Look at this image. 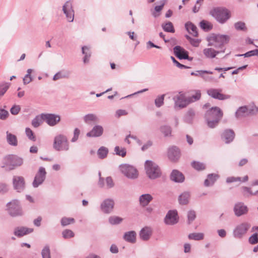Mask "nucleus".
<instances>
[{"mask_svg": "<svg viewBox=\"0 0 258 258\" xmlns=\"http://www.w3.org/2000/svg\"><path fill=\"white\" fill-rule=\"evenodd\" d=\"M46 174V172L45 168L43 167H40L33 182V187H37L41 184L45 179Z\"/></svg>", "mask_w": 258, "mask_h": 258, "instance_id": "14", "label": "nucleus"}, {"mask_svg": "<svg viewBox=\"0 0 258 258\" xmlns=\"http://www.w3.org/2000/svg\"><path fill=\"white\" fill-rule=\"evenodd\" d=\"M109 222L111 225L118 224L121 223L123 219L122 218L117 216H111L109 218Z\"/></svg>", "mask_w": 258, "mask_h": 258, "instance_id": "45", "label": "nucleus"}, {"mask_svg": "<svg viewBox=\"0 0 258 258\" xmlns=\"http://www.w3.org/2000/svg\"><path fill=\"white\" fill-rule=\"evenodd\" d=\"M221 91L222 90L220 89H210L207 91V93L212 98L220 100H226L230 98V95L223 94L221 93Z\"/></svg>", "mask_w": 258, "mask_h": 258, "instance_id": "17", "label": "nucleus"}, {"mask_svg": "<svg viewBox=\"0 0 258 258\" xmlns=\"http://www.w3.org/2000/svg\"><path fill=\"white\" fill-rule=\"evenodd\" d=\"M75 222V220L73 218L63 217L61 220V224L63 226H67L71 223Z\"/></svg>", "mask_w": 258, "mask_h": 258, "instance_id": "51", "label": "nucleus"}, {"mask_svg": "<svg viewBox=\"0 0 258 258\" xmlns=\"http://www.w3.org/2000/svg\"><path fill=\"white\" fill-rule=\"evenodd\" d=\"M42 116L43 120L50 126H54L59 122L60 117L59 115L50 114V113H42Z\"/></svg>", "mask_w": 258, "mask_h": 258, "instance_id": "16", "label": "nucleus"}, {"mask_svg": "<svg viewBox=\"0 0 258 258\" xmlns=\"http://www.w3.org/2000/svg\"><path fill=\"white\" fill-rule=\"evenodd\" d=\"M162 27L163 29L166 32L171 33H174L175 32L173 25L170 22H168L165 24H163L162 25Z\"/></svg>", "mask_w": 258, "mask_h": 258, "instance_id": "40", "label": "nucleus"}, {"mask_svg": "<svg viewBox=\"0 0 258 258\" xmlns=\"http://www.w3.org/2000/svg\"><path fill=\"white\" fill-rule=\"evenodd\" d=\"M178 216L176 210H169L166 214L164 222L168 225H173L178 222Z\"/></svg>", "mask_w": 258, "mask_h": 258, "instance_id": "12", "label": "nucleus"}, {"mask_svg": "<svg viewBox=\"0 0 258 258\" xmlns=\"http://www.w3.org/2000/svg\"><path fill=\"white\" fill-rule=\"evenodd\" d=\"M103 133V128L101 125H96L92 129L87 133L88 137H99L102 136Z\"/></svg>", "mask_w": 258, "mask_h": 258, "instance_id": "21", "label": "nucleus"}, {"mask_svg": "<svg viewBox=\"0 0 258 258\" xmlns=\"http://www.w3.org/2000/svg\"><path fill=\"white\" fill-rule=\"evenodd\" d=\"M200 24L201 28L205 31H209L212 28V25L209 22L205 20L202 21Z\"/></svg>", "mask_w": 258, "mask_h": 258, "instance_id": "46", "label": "nucleus"}, {"mask_svg": "<svg viewBox=\"0 0 258 258\" xmlns=\"http://www.w3.org/2000/svg\"><path fill=\"white\" fill-rule=\"evenodd\" d=\"M218 177V175L216 174H209L208 175V178L205 180L204 185L206 186H209L213 185Z\"/></svg>", "mask_w": 258, "mask_h": 258, "instance_id": "33", "label": "nucleus"}, {"mask_svg": "<svg viewBox=\"0 0 258 258\" xmlns=\"http://www.w3.org/2000/svg\"><path fill=\"white\" fill-rule=\"evenodd\" d=\"M161 132L164 135L165 137H168L171 136V128L168 125H162L160 128Z\"/></svg>", "mask_w": 258, "mask_h": 258, "instance_id": "41", "label": "nucleus"}, {"mask_svg": "<svg viewBox=\"0 0 258 258\" xmlns=\"http://www.w3.org/2000/svg\"><path fill=\"white\" fill-rule=\"evenodd\" d=\"M190 195L188 192H184L181 194L178 198L179 203L182 205H186L188 203Z\"/></svg>", "mask_w": 258, "mask_h": 258, "instance_id": "35", "label": "nucleus"}, {"mask_svg": "<svg viewBox=\"0 0 258 258\" xmlns=\"http://www.w3.org/2000/svg\"><path fill=\"white\" fill-rule=\"evenodd\" d=\"M7 141L8 144L11 146H16L18 144V141L16 136L8 131L7 132Z\"/></svg>", "mask_w": 258, "mask_h": 258, "instance_id": "34", "label": "nucleus"}, {"mask_svg": "<svg viewBox=\"0 0 258 258\" xmlns=\"http://www.w3.org/2000/svg\"><path fill=\"white\" fill-rule=\"evenodd\" d=\"M180 153L179 149L173 146L170 147L168 150V157L169 159L172 161H177L180 157Z\"/></svg>", "mask_w": 258, "mask_h": 258, "instance_id": "19", "label": "nucleus"}, {"mask_svg": "<svg viewBox=\"0 0 258 258\" xmlns=\"http://www.w3.org/2000/svg\"><path fill=\"white\" fill-rule=\"evenodd\" d=\"M23 163V159L17 155L10 154L5 156L1 162L2 168H8L12 170L16 167L21 166Z\"/></svg>", "mask_w": 258, "mask_h": 258, "instance_id": "2", "label": "nucleus"}, {"mask_svg": "<svg viewBox=\"0 0 258 258\" xmlns=\"http://www.w3.org/2000/svg\"><path fill=\"white\" fill-rule=\"evenodd\" d=\"M21 107L18 105H14L10 109V112L13 115H17L20 111Z\"/></svg>", "mask_w": 258, "mask_h": 258, "instance_id": "59", "label": "nucleus"}, {"mask_svg": "<svg viewBox=\"0 0 258 258\" xmlns=\"http://www.w3.org/2000/svg\"><path fill=\"white\" fill-rule=\"evenodd\" d=\"M62 236L65 239L72 238L74 236V233L69 229H66L62 232Z\"/></svg>", "mask_w": 258, "mask_h": 258, "instance_id": "49", "label": "nucleus"}, {"mask_svg": "<svg viewBox=\"0 0 258 258\" xmlns=\"http://www.w3.org/2000/svg\"><path fill=\"white\" fill-rule=\"evenodd\" d=\"M175 55L179 59L188 58V52L180 46H176L173 48Z\"/></svg>", "mask_w": 258, "mask_h": 258, "instance_id": "22", "label": "nucleus"}, {"mask_svg": "<svg viewBox=\"0 0 258 258\" xmlns=\"http://www.w3.org/2000/svg\"><path fill=\"white\" fill-rule=\"evenodd\" d=\"M152 196L149 194L142 195L139 198L140 204L142 207L147 206L153 200Z\"/></svg>", "mask_w": 258, "mask_h": 258, "instance_id": "28", "label": "nucleus"}, {"mask_svg": "<svg viewBox=\"0 0 258 258\" xmlns=\"http://www.w3.org/2000/svg\"><path fill=\"white\" fill-rule=\"evenodd\" d=\"M108 153V150L107 148L104 147H100L97 152L98 156L101 159L105 158Z\"/></svg>", "mask_w": 258, "mask_h": 258, "instance_id": "44", "label": "nucleus"}, {"mask_svg": "<svg viewBox=\"0 0 258 258\" xmlns=\"http://www.w3.org/2000/svg\"><path fill=\"white\" fill-rule=\"evenodd\" d=\"M136 235L135 231H130L124 234L123 239L128 242L134 243L136 241Z\"/></svg>", "mask_w": 258, "mask_h": 258, "instance_id": "30", "label": "nucleus"}, {"mask_svg": "<svg viewBox=\"0 0 258 258\" xmlns=\"http://www.w3.org/2000/svg\"><path fill=\"white\" fill-rule=\"evenodd\" d=\"M145 169L148 177L151 179H156L161 175V171L158 165L151 160L145 162Z\"/></svg>", "mask_w": 258, "mask_h": 258, "instance_id": "5", "label": "nucleus"}, {"mask_svg": "<svg viewBox=\"0 0 258 258\" xmlns=\"http://www.w3.org/2000/svg\"><path fill=\"white\" fill-rule=\"evenodd\" d=\"M80 134V131L78 128H76L74 131V137L72 139L71 141L72 142H75L77 141L79 138V135Z\"/></svg>", "mask_w": 258, "mask_h": 258, "instance_id": "63", "label": "nucleus"}, {"mask_svg": "<svg viewBox=\"0 0 258 258\" xmlns=\"http://www.w3.org/2000/svg\"><path fill=\"white\" fill-rule=\"evenodd\" d=\"M251 224L247 222H244L238 224L233 230L234 237L240 239L245 235L250 228Z\"/></svg>", "mask_w": 258, "mask_h": 258, "instance_id": "8", "label": "nucleus"}, {"mask_svg": "<svg viewBox=\"0 0 258 258\" xmlns=\"http://www.w3.org/2000/svg\"><path fill=\"white\" fill-rule=\"evenodd\" d=\"M234 137V133L231 130H225L222 135V139L227 144L232 142L233 140Z\"/></svg>", "mask_w": 258, "mask_h": 258, "instance_id": "27", "label": "nucleus"}, {"mask_svg": "<svg viewBox=\"0 0 258 258\" xmlns=\"http://www.w3.org/2000/svg\"><path fill=\"white\" fill-rule=\"evenodd\" d=\"M41 254L43 258H50V252L49 247L45 246L42 250Z\"/></svg>", "mask_w": 258, "mask_h": 258, "instance_id": "52", "label": "nucleus"}, {"mask_svg": "<svg viewBox=\"0 0 258 258\" xmlns=\"http://www.w3.org/2000/svg\"><path fill=\"white\" fill-rule=\"evenodd\" d=\"M244 56L245 57H248L252 56L258 55V49H254L252 50L249 51L243 54Z\"/></svg>", "mask_w": 258, "mask_h": 258, "instance_id": "61", "label": "nucleus"}, {"mask_svg": "<svg viewBox=\"0 0 258 258\" xmlns=\"http://www.w3.org/2000/svg\"><path fill=\"white\" fill-rule=\"evenodd\" d=\"M83 119L84 122L88 124L95 123L99 121V119L96 115L93 113H89L85 115Z\"/></svg>", "mask_w": 258, "mask_h": 258, "instance_id": "29", "label": "nucleus"}, {"mask_svg": "<svg viewBox=\"0 0 258 258\" xmlns=\"http://www.w3.org/2000/svg\"><path fill=\"white\" fill-rule=\"evenodd\" d=\"M82 53L85 55L83 61L85 63L89 62V58L91 56V52L89 48L87 46H83L82 48Z\"/></svg>", "mask_w": 258, "mask_h": 258, "instance_id": "37", "label": "nucleus"}, {"mask_svg": "<svg viewBox=\"0 0 258 258\" xmlns=\"http://www.w3.org/2000/svg\"><path fill=\"white\" fill-rule=\"evenodd\" d=\"M9 190V187L7 184L4 182H0V194H5Z\"/></svg>", "mask_w": 258, "mask_h": 258, "instance_id": "57", "label": "nucleus"}, {"mask_svg": "<svg viewBox=\"0 0 258 258\" xmlns=\"http://www.w3.org/2000/svg\"><path fill=\"white\" fill-rule=\"evenodd\" d=\"M209 13L218 22L222 24L224 23L230 17V12L224 8H214Z\"/></svg>", "mask_w": 258, "mask_h": 258, "instance_id": "4", "label": "nucleus"}, {"mask_svg": "<svg viewBox=\"0 0 258 258\" xmlns=\"http://www.w3.org/2000/svg\"><path fill=\"white\" fill-rule=\"evenodd\" d=\"M195 112L192 109H189L186 112L184 119L185 122L187 123H190L194 117L195 116Z\"/></svg>", "mask_w": 258, "mask_h": 258, "instance_id": "39", "label": "nucleus"}, {"mask_svg": "<svg viewBox=\"0 0 258 258\" xmlns=\"http://www.w3.org/2000/svg\"><path fill=\"white\" fill-rule=\"evenodd\" d=\"M188 237L189 239L200 240L204 239V234L202 233H192L189 234Z\"/></svg>", "mask_w": 258, "mask_h": 258, "instance_id": "43", "label": "nucleus"}, {"mask_svg": "<svg viewBox=\"0 0 258 258\" xmlns=\"http://www.w3.org/2000/svg\"><path fill=\"white\" fill-rule=\"evenodd\" d=\"M43 120L42 114H41L40 115L36 116L32 120V125L34 127H38L42 123Z\"/></svg>", "mask_w": 258, "mask_h": 258, "instance_id": "38", "label": "nucleus"}, {"mask_svg": "<svg viewBox=\"0 0 258 258\" xmlns=\"http://www.w3.org/2000/svg\"><path fill=\"white\" fill-rule=\"evenodd\" d=\"M213 74V72L209 71L201 70L197 71L196 72H191V75L204 77V74Z\"/></svg>", "mask_w": 258, "mask_h": 258, "instance_id": "50", "label": "nucleus"}, {"mask_svg": "<svg viewBox=\"0 0 258 258\" xmlns=\"http://www.w3.org/2000/svg\"><path fill=\"white\" fill-rule=\"evenodd\" d=\"M164 5V3H163L162 5L160 6H157L155 7V12H153L152 15L154 17H158L160 14H157L158 12H160L163 9Z\"/></svg>", "mask_w": 258, "mask_h": 258, "instance_id": "60", "label": "nucleus"}, {"mask_svg": "<svg viewBox=\"0 0 258 258\" xmlns=\"http://www.w3.org/2000/svg\"><path fill=\"white\" fill-rule=\"evenodd\" d=\"M258 112V108L254 106L251 108H248L247 106H244L239 107L235 112V116L237 118H241L246 116L249 114H254Z\"/></svg>", "mask_w": 258, "mask_h": 258, "instance_id": "11", "label": "nucleus"}, {"mask_svg": "<svg viewBox=\"0 0 258 258\" xmlns=\"http://www.w3.org/2000/svg\"><path fill=\"white\" fill-rule=\"evenodd\" d=\"M230 37L227 35L211 34L207 37L208 45L214 46L216 48H223V46L228 43Z\"/></svg>", "mask_w": 258, "mask_h": 258, "instance_id": "3", "label": "nucleus"}, {"mask_svg": "<svg viewBox=\"0 0 258 258\" xmlns=\"http://www.w3.org/2000/svg\"><path fill=\"white\" fill-rule=\"evenodd\" d=\"M53 147L58 151L69 150V143L67 137L61 134L56 136L54 139Z\"/></svg>", "mask_w": 258, "mask_h": 258, "instance_id": "6", "label": "nucleus"}, {"mask_svg": "<svg viewBox=\"0 0 258 258\" xmlns=\"http://www.w3.org/2000/svg\"><path fill=\"white\" fill-rule=\"evenodd\" d=\"M164 97L165 94H163L156 98L155 100V104L156 107H160L163 105L164 103Z\"/></svg>", "mask_w": 258, "mask_h": 258, "instance_id": "48", "label": "nucleus"}, {"mask_svg": "<svg viewBox=\"0 0 258 258\" xmlns=\"http://www.w3.org/2000/svg\"><path fill=\"white\" fill-rule=\"evenodd\" d=\"M25 133L26 134V136L30 140L35 141L36 140V138L35 136L34 135V133L33 131L29 127L26 128L25 130Z\"/></svg>", "mask_w": 258, "mask_h": 258, "instance_id": "55", "label": "nucleus"}, {"mask_svg": "<svg viewBox=\"0 0 258 258\" xmlns=\"http://www.w3.org/2000/svg\"><path fill=\"white\" fill-rule=\"evenodd\" d=\"M225 48L221 51L216 50L212 48H206L203 50V53L206 57L208 58H214L216 56L221 52H224Z\"/></svg>", "mask_w": 258, "mask_h": 258, "instance_id": "23", "label": "nucleus"}, {"mask_svg": "<svg viewBox=\"0 0 258 258\" xmlns=\"http://www.w3.org/2000/svg\"><path fill=\"white\" fill-rule=\"evenodd\" d=\"M253 186L258 185V180L255 181L252 184ZM241 191L244 197H249V196H254L258 193V189L254 191H252L250 188L242 186L241 188Z\"/></svg>", "mask_w": 258, "mask_h": 258, "instance_id": "24", "label": "nucleus"}, {"mask_svg": "<svg viewBox=\"0 0 258 258\" xmlns=\"http://www.w3.org/2000/svg\"><path fill=\"white\" fill-rule=\"evenodd\" d=\"M173 100L174 101L175 108H183L193 102L191 98H186L185 95L181 92H179L177 95L174 96Z\"/></svg>", "mask_w": 258, "mask_h": 258, "instance_id": "9", "label": "nucleus"}, {"mask_svg": "<svg viewBox=\"0 0 258 258\" xmlns=\"http://www.w3.org/2000/svg\"><path fill=\"white\" fill-rule=\"evenodd\" d=\"M196 217V214L195 211L194 210L189 211L187 213L188 224H190L191 222H192L195 219Z\"/></svg>", "mask_w": 258, "mask_h": 258, "instance_id": "56", "label": "nucleus"}, {"mask_svg": "<svg viewBox=\"0 0 258 258\" xmlns=\"http://www.w3.org/2000/svg\"><path fill=\"white\" fill-rule=\"evenodd\" d=\"M120 169L121 172L128 178L135 179L138 176L137 170L133 166L124 164L120 166Z\"/></svg>", "mask_w": 258, "mask_h": 258, "instance_id": "10", "label": "nucleus"}, {"mask_svg": "<svg viewBox=\"0 0 258 258\" xmlns=\"http://www.w3.org/2000/svg\"><path fill=\"white\" fill-rule=\"evenodd\" d=\"M33 231V229L24 227H18L14 230V234L18 237H22Z\"/></svg>", "mask_w": 258, "mask_h": 258, "instance_id": "25", "label": "nucleus"}, {"mask_svg": "<svg viewBox=\"0 0 258 258\" xmlns=\"http://www.w3.org/2000/svg\"><path fill=\"white\" fill-rule=\"evenodd\" d=\"M152 234V230L150 228L146 227L143 228L140 232V236L143 240H148Z\"/></svg>", "mask_w": 258, "mask_h": 258, "instance_id": "31", "label": "nucleus"}, {"mask_svg": "<svg viewBox=\"0 0 258 258\" xmlns=\"http://www.w3.org/2000/svg\"><path fill=\"white\" fill-rule=\"evenodd\" d=\"M62 11L66 15L68 21L72 22L74 21L75 12L73 9L72 3L71 1H67L62 7Z\"/></svg>", "mask_w": 258, "mask_h": 258, "instance_id": "13", "label": "nucleus"}, {"mask_svg": "<svg viewBox=\"0 0 258 258\" xmlns=\"http://www.w3.org/2000/svg\"><path fill=\"white\" fill-rule=\"evenodd\" d=\"M13 184L14 188L18 192L23 191L25 187L24 178L21 176H14L13 178Z\"/></svg>", "mask_w": 258, "mask_h": 258, "instance_id": "15", "label": "nucleus"}, {"mask_svg": "<svg viewBox=\"0 0 258 258\" xmlns=\"http://www.w3.org/2000/svg\"><path fill=\"white\" fill-rule=\"evenodd\" d=\"M9 88V85L4 83L0 85V98L5 94Z\"/></svg>", "mask_w": 258, "mask_h": 258, "instance_id": "54", "label": "nucleus"}, {"mask_svg": "<svg viewBox=\"0 0 258 258\" xmlns=\"http://www.w3.org/2000/svg\"><path fill=\"white\" fill-rule=\"evenodd\" d=\"M9 114L7 110L4 109H0V119L5 120L8 118Z\"/></svg>", "mask_w": 258, "mask_h": 258, "instance_id": "62", "label": "nucleus"}, {"mask_svg": "<svg viewBox=\"0 0 258 258\" xmlns=\"http://www.w3.org/2000/svg\"><path fill=\"white\" fill-rule=\"evenodd\" d=\"M233 211L237 217L245 215L248 211L247 207L242 202H237L234 206Z\"/></svg>", "mask_w": 258, "mask_h": 258, "instance_id": "18", "label": "nucleus"}, {"mask_svg": "<svg viewBox=\"0 0 258 258\" xmlns=\"http://www.w3.org/2000/svg\"><path fill=\"white\" fill-rule=\"evenodd\" d=\"M191 166L194 169L198 171L203 170L206 168L204 163L198 161H193L191 163Z\"/></svg>", "mask_w": 258, "mask_h": 258, "instance_id": "42", "label": "nucleus"}, {"mask_svg": "<svg viewBox=\"0 0 258 258\" xmlns=\"http://www.w3.org/2000/svg\"><path fill=\"white\" fill-rule=\"evenodd\" d=\"M234 27L237 30H242L244 31H246L247 30L245 24L243 22L239 21L236 22L234 24Z\"/></svg>", "mask_w": 258, "mask_h": 258, "instance_id": "47", "label": "nucleus"}, {"mask_svg": "<svg viewBox=\"0 0 258 258\" xmlns=\"http://www.w3.org/2000/svg\"><path fill=\"white\" fill-rule=\"evenodd\" d=\"M114 204V203L112 200L106 199L101 204V210L105 213H109L112 211Z\"/></svg>", "mask_w": 258, "mask_h": 258, "instance_id": "20", "label": "nucleus"}, {"mask_svg": "<svg viewBox=\"0 0 258 258\" xmlns=\"http://www.w3.org/2000/svg\"><path fill=\"white\" fill-rule=\"evenodd\" d=\"M201 94L200 91H197L195 95H192L191 97H187L188 98H191L193 102L198 100L200 99Z\"/></svg>", "mask_w": 258, "mask_h": 258, "instance_id": "64", "label": "nucleus"}, {"mask_svg": "<svg viewBox=\"0 0 258 258\" xmlns=\"http://www.w3.org/2000/svg\"><path fill=\"white\" fill-rule=\"evenodd\" d=\"M223 116V112L218 107H212L205 114L207 124L210 128L216 126Z\"/></svg>", "mask_w": 258, "mask_h": 258, "instance_id": "1", "label": "nucleus"}, {"mask_svg": "<svg viewBox=\"0 0 258 258\" xmlns=\"http://www.w3.org/2000/svg\"><path fill=\"white\" fill-rule=\"evenodd\" d=\"M33 70L31 69H29L27 71V74L25 75L23 79V82L24 85H27L32 81L33 78L31 75Z\"/></svg>", "mask_w": 258, "mask_h": 258, "instance_id": "36", "label": "nucleus"}, {"mask_svg": "<svg viewBox=\"0 0 258 258\" xmlns=\"http://www.w3.org/2000/svg\"><path fill=\"white\" fill-rule=\"evenodd\" d=\"M7 210L8 213L12 217L21 216L23 212L17 200H13L7 204Z\"/></svg>", "mask_w": 258, "mask_h": 258, "instance_id": "7", "label": "nucleus"}, {"mask_svg": "<svg viewBox=\"0 0 258 258\" xmlns=\"http://www.w3.org/2000/svg\"><path fill=\"white\" fill-rule=\"evenodd\" d=\"M114 151L116 155L121 156L122 157L126 155V150L125 148L120 149L118 146H116L114 148Z\"/></svg>", "mask_w": 258, "mask_h": 258, "instance_id": "53", "label": "nucleus"}, {"mask_svg": "<svg viewBox=\"0 0 258 258\" xmlns=\"http://www.w3.org/2000/svg\"><path fill=\"white\" fill-rule=\"evenodd\" d=\"M170 179L175 182H182L184 180V176L178 170H173L170 174Z\"/></svg>", "mask_w": 258, "mask_h": 258, "instance_id": "26", "label": "nucleus"}, {"mask_svg": "<svg viewBox=\"0 0 258 258\" xmlns=\"http://www.w3.org/2000/svg\"><path fill=\"white\" fill-rule=\"evenodd\" d=\"M249 242L251 244H255L258 242V235L257 233L253 234L249 237L248 239Z\"/></svg>", "mask_w": 258, "mask_h": 258, "instance_id": "58", "label": "nucleus"}, {"mask_svg": "<svg viewBox=\"0 0 258 258\" xmlns=\"http://www.w3.org/2000/svg\"><path fill=\"white\" fill-rule=\"evenodd\" d=\"M185 27L186 30L192 36L196 37L198 36V31L197 27L191 22H188L185 23Z\"/></svg>", "mask_w": 258, "mask_h": 258, "instance_id": "32", "label": "nucleus"}]
</instances>
